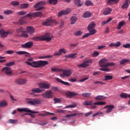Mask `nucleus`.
Listing matches in <instances>:
<instances>
[{
    "instance_id": "obj_15",
    "label": "nucleus",
    "mask_w": 130,
    "mask_h": 130,
    "mask_svg": "<svg viewBox=\"0 0 130 130\" xmlns=\"http://www.w3.org/2000/svg\"><path fill=\"white\" fill-rule=\"evenodd\" d=\"M106 108H107V110L106 111L105 113H110V112H112L114 109V105H107L104 107L105 109H106Z\"/></svg>"
},
{
    "instance_id": "obj_31",
    "label": "nucleus",
    "mask_w": 130,
    "mask_h": 130,
    "mask_svg": "<svg viewBox=\"0 0 130 130\" xmlns=\"http://www.w3.org/2000/svg\"><path fill=\"white\" fill-rule=\"evenodd\" d=\"M94 99L98 101L105 100V99H106V96H104L103 95H98L94 98Z\"/></svg>"
},
{
    "instance_id": "obj_14",
    "label": "nucleus",
    "mask_w": 130,
    "mask_h": 130,
    "mask_svg": "<svg viewBox=\"0 0 130 130\" xmlns=\"http://www.w3.org/2000/svg\"><path fill=\"white\" fill-rule=\"evenodd\" d=\"M71 9L70 8H67L65 10H62L58 13V17H61L63 15H69L70 13H71Z\"/></svg>"
},
{
    "instance_id": "obj_37",
    "label": "nucleus",
    "mask_w": 130,
    "mask_h": 130,
    "mask_svg": "<svg viewBox=\"0 0 130 130\" xmlns=\"http://www.w3.org/2000/svg\"><path fill=\"white\" fill-rule=\"evenodd\" d=\"M20 9H28L29 8L28 4H21L19 5Z\"/></svg>"
},
{
    "instance_id": "obj_19",
    "label": "nucleus",
    "mask_w": 130,
    "mask_h": 130,
    "mask_svg": "<svg viewBox=\"0 0 130 130\" xmlns=\"http://www.w3.org/2000/svg\"><path fill=\"white\" fill-rule=\"evenodd\" d=\"M15 53L16 54H18V55H22L25 54L24 56H25V57H28L30 56V55H29L30 54L28 52H26L25 51H16L15 52Z\"/></svg>"
},
{
    "instance_id": "obj_55",
    "label": "nucleus",
    "mask_w": 130,
    "mask_h": 130,
    "mask_svg": "<svg viewBox=\"0 0 130 130\" xmlns=\"http://www.w3.org/2000/svg\"><path fill=\"white\" fill-rule=\"evenodd\" d=\"M90 35H92V34H91V32H89V33H86V34H85L84 36H83L82 37V38L83 39H84V38H88V37H89V36H90Z\"/></svg>"
},
{
    "instance_id": "obj_34",
    "label": "nucleus",
    "mask_w": 130,
    "mask_h": 130,
    "mask_svg": "<svg viewBox=\"0 0 130 130\" xmlns=\"http://www.w3.org/2000/svg\"><path fill=\"white\" fill-rule=\"evenodd\" d=\"M92 16V14L89 11H86L83 14V18H90Z\"/></svg>"
},
{
    "instance_id": "obj_64",
    "label": "nucleus",
    "mask_w": 130,
    "mask_h": 130,
    "mask_svg": "<svg viewBox=\"0 0 130 130\" xmlns=\"http://www.w3.org/2000/svg\"><path fill=\"white\" fill-rule=\"evenodd\" d=\"M124 48H130V43H126L123 45Z\"/></svg>"
},
{
    "instance_id": "obj_56",
    "label": "nucleus",
    "mask_w": 130,
    "mask_h": 130,
    "mask_svg": "<svg viewBox=\"0 0 130 130\" xmlns=\"http://www.w3.org/2000/svg\"><path fill=\"white\" fill-rule=\"evenodd\" d=\"M11 4L12 6H13V7H15V6H19V5H20V3L19 2L16 1H12Z\"/></svg>"
},
{
    "instance_id": "obj_30",
    "label": "nucleus",
    "mask_w": 130,
    "mask_h": 130,
    "mask_svg": "<svg viewBox=\"0 0 130 130\" xmlns=\"http://www.w3.org/2000/svg\"><path fill=\"white\" fill-rule=\"evenodd\" d=\"M66 95L67 97H69L70 98L73 97V96H77L78 95V93H76L75 92H71V91H68L66 93Z\"/></svg>"
},
{
    "instance_id": "obj_44",
    "label": "nucleus",
    "mask_w": 130,
    "mask_h": 130,
    "mask_svg": "<svg viewBox=\"0 0 130 130\" xmlns=\"http://www.w3.org/2000/svg\"><path fill=\"white\" fill-rule=\"evenodd\" d=\"M120 97H121V98H123L124 99H126V98H127V97H128V95H127V94L124 93V92H122L121 93L120 95Z\"/></svg>"
},
{
    "instance_id": "obj_1",
    "label": "nucleus",
    "mask_w": 130,
    "mask_h": 130,
    "mask_svg": "<svg viewBox=\"0 0 130 130\" xmlns=\"http://www.w3.org/2000/svg\"><path fill=\"white\" fill-rule=\"evenodd\" d=\"M28 61H25V63L28 64V66H30L31 68H35L37 69L38 68H43L46 66L48 64V61L45 60H39V61H34V59L33 58H29L27 59ZM29 61H32V62Z\"/></svg>"
},
{
    "instance_id": "obj_35",
    "label": "nucleus",
    "mask_w": 130,
    "mask_h": 130,
    "mask_svg": "<svg viewBox=\"0 0 130 130\" xmlns=\"http://www.w3.org/2000/svg\"><path fill=\"white\" fill-rule=\"evenodd\" d=\"M119 0H107V4L109 5H111L112 3H115V4H118Z\"/></svg>"
},
{
    "instance_id": "obj_17",
    "label": "nucleus",
    "mask_w": 130,
    "mask_h": 130,
    "mask_svg": "<svg viewBox=\"0 0 130 130\" xmlns=\"http://www.w3.org/2000/svg\"><path fill=\"white\" fill-rule=\"evenodd\" d=\"M31 92L29 93V95H34V93H42L43 92V90L39 88H34L31 90Z\"/></svg>"
},
{
    "instance_id": "obj_48",
    "label": "nucleus",
    "mask_w": 130,
    "mask_h": 130,
    "mask_svg": "<svg viewBox=\"0 0 130 130\" xmlns=\"http://www.w3.org/2000/svg\"><path fill=\"white\" fill-rule=\"evenodd\" d=\"M57 2H58V0H49L50 5H54V6L57 4Z\"/></svg>"
},
{
    "instance_id": "obj_63",
    "label": "nucleus",
    "mask_w": 130,
    "mask_h": 130,
    "mask_svg": "<svg viewBox=\"0 0 130 130\" xmlns=\"http://www.w3.org/2000/svg\"><path fill=\"white\" fill-rule=\"evenodd\" d=\"M100 53L98 51H94L93 52V54H92L93 57H97V56H98V55H99Z\"/></svg>"
},
{
    "instance_id": "obj_46",
    "label": "nucleus",
    "mask_w": 130,
    "mask_h": 130,
    "mask_svg": "<svg viewBox=\"0 0 130 130\" xmlns=\"http://www.w3.org/2000/svg\"><path fill=\"white\" fill-rule=\"evenodd\" d=\"M126 62H129V60L127 59H123L120 62V64H124V63H126Z\"/></svg>"
},
{
    "instance_id": "obj_43",
    "label": "nucleus",
    "mask_w": 130,
    "mask_h": 130,
    "mask_svg": "<svg viewBox=\"0 0 130 130\" xmlns=\"http://www.w3.org/2000/svg\"><path fill=\"white\" fill-rule=\"evenodd\" d=\"M113 79V76L111 75H106L105 76L104 81H109V80H112Z\"/></svg>"
},
{
    "instance_id": "obj_60",
    "label": "nucleus",
    "mask_w": 130,
    "mask_h": 130,
    "mask_svg": "<svg viewBox=\"0 0 130 130\" xmlns=\"http://www.w3.org/2000/svg\"><path fill=\"white\" fill-rule=\"evenodd\" d=\"M24 28H23V27H19V28L16 29V32L17 33H20V32H22L24 30Z\"/></svg>"
},
{
    "instance_id": "obj_62",
    "label": "nucleus",
    "mask_w": 130,
    "mask_h": 130,
    "mask_svg": "<svg viewBox=\"0 0 130 130\" xmlns=\"http://www.w3.org/2000/svg\"><path fill=\"white\" fill-rule=\"evenodd\" d=\"M9 122L10 123H16L18 122V120L9 119Z\"/></svg>"
},
{
    "instance_id": "obj_23",
    "label": "nucleus",
    "mask_w": 130,
    "mask_h": 130,
    "mask_svg": "<svg viewBox=\"0 0 130 130\" xmlns=\"http://www.w3.org/2000/svg\"><path fill=\"white\" fill-rule=\"evenodd\" d=\"M112 12V9L110 8H106L104 9L103 14L105 16H107V15H110V14Z\"/></svg>"
},
{
    "instance_id": "obj_6",
    "label": "nucleus",
    "mask_w": 130,
    "mask_h": 130,
    "mask_svg": "<svg viewBox=\"0 0 130 130\" xmlns=\"http://www.w3.org/2000/svg\"><path fill=\"white\" fill-rule=\"evenodd\" d=\"M95 27H96V24L94 22H91L87 26V30L91 35H95L97 32V30L94 28Z\"/></svg>"
},
{
    "instance_id": "obj_26",
    "label": "nucleus",
    "mask_w": 130,
    "mask_h": 130,
    "mask_svg": "<svg viewBox=\"0 0 130 130\" xmlns=\"http://www.w3.org/2000/svg\"><path fill=\"white\" fill-rule=\"evenodd\" d=\"M55 80L57 81V82H59V83L62 84V85H64L65 86H71V84H70L69 82L63 81L58 78H56Z\"/></svg>"
},
{
    "instance_id": "obj_5",
    "label": "nucleus",
    "mask_w": 130,
    "mask_h": 130,
    "mask_svg": "<svg viewBox=\"0 0 130 130\" xmlns=\"http://www.w3.org/2000/svg\"><path fill=\"white\" fill-rule=\"evenodd\" d=\"M45 5H46V3L45 1H41L35 5L34 8L36 9L35 11H42V10L45 9L44 7Z\"/></svg>"
},
{
    "instance_id": "obj_9",
    "label": "nucleus",
    "mask_w": 130,
    "mask_h": 130,
    "mask_svg": "<svg viewBox=\"0 0 130 130\" xmlns=\"http://www.w3.org/2000/svg\"><path fill=\"white\" fill-rule=\"evenodd\" d=\"M62 73H61L59 76L61 78H65V77H71L72 76V71L71 70H64L62 71Z\"/></svg>"
},
{
    "instance_id": "obj_12",
    "label": "nucleus",
    "mask_w": 130,
    "mask_h": 130,
    "mask_svg": "<svg viewBox=\"0 0 130 130\" xmlns=\"http://www.w3.org/2000/svg\"><path fill=\"white\" fill-rule=\"evenodd\" d=\"M17 110L19 112H29L30 113H34V114H35L36 113H38L39 112L34 111H31L28 108H18Z\"/></svg>"
},
{
    "instance_id": "obj_54",
    "label": "nucleus",
    "mask_w": 130,
    "mask_h": 130,
    "mask_svg": "<svg viewBox=\"0 0 130 130\" xmlns=\"http://www.w3.org/2000/svg\"><path fill=\"white\" fill-rule=\"evenodd\" d=\"M15 64V61H11L8 63H7L5 66L6 67H12Z\"/></svg>"
},
{
    "instance_id": "obj_3",
    "label": "nucleus",
    "mask_w": 130,
    "mask_h": 130,
    "mask_svg": "<svg viewBox=\"0 0 130 130\" xmlns=\"http://www.w3.org/2000/svg\"><path fill=\"white\" fill-rule=\"evenodd\" d=\"M26 104L27 105H40L41 104V99H30L26 98L25 99Z\"/></svg>"
},
{
    "instance_id": "obj_27",
    "label": "nucleus",
    "mask_w": 130,
    "mask_h": 130,
    "mask_svg": "<svg viewBox=\"0 0 130 130\" xmlns=\"http://www.w3.org/2000/svg\"><path fill=\"white\" fill-rule=\"evenodd\" d=\"M43 26H51V19L48 18L42 23Z\"/></svg>"
},
{
    "instance_id": "obj_61",
    "label": "nucleus",
    "mask_w": 130,
    "mask_h": 130,
    "mask_svg": "<svg viewBox=\"0 0 130 130\" xmlns=\"http://www.w3.org/2000/svg\"><path fill=\"white\" fill-rule=\"evenodd\" d=\"M16 51H14L13 50H8L6 52L7 54H13V53H16Z\"/></svg>"
},
{
    "instance_id": "obj_28",
    "label": "nucleus",
    "mask_w": 130,
    "mask_h": 130,
    "mask_svg": "<svg viewBox=\"0 0 130 130\" xmlns=\"http://www.w3.org/2000/svg\"><path fill=\"white\" fill-rule=\"evenodd\" d=\"M77 53H73V54H69V55H66L64 56V57H66L67 58H72V59H74L77 57Z\"/></svg>"
},
{
    "instance_id": "obj_32",
    "label": "nucleus",
    "mask_w": 130,
    "mask_h": 130,
    "mask_svg": "<svg viewBox=\"0 0 130 130\" xmlns=\"http://www.w3.org/2000/svg\"><path fill=\"white\" fill-rule=\"evenodd\" d=\"M92 93L90 92H84L82 93V97H84V98H89V97L91 96Z\"/></svg>"
},
{
    "instance_id": "obj_53",
    "label": "nucleus",
    "mask_w": 130,
    "mask_h": 130,
    "mask_svg": "<svg viewBox=\"0 0 130 130\" xmlns=\"http://www.w3.org/2000/svg\"><path fill=\"white\" fill-rule=\"evenodd\" d=\"M75 107H77V104L69 105L68 106H67L65 108H75Z\"/></svg>"
},
{
    "instance_id": "obj_4",
    "label": "nucleus",
    "mask_w": 130,
    "mask_h": 130,
    "mask_svg": "<svg viewBox=\"0 0 130 130\" xmlns=\"http://www.w3.org/2000/svg\"><path fill=\"white\" fill-rule=\"evenodd\" d=\"M108 59L106 58H103L100 60V66L101 68H108V67H112L115 66L114 62H108Z\"/></svg>"
},
{
    "instance_id": "obj_38",
    "label": "nucleus",
    "mask_w": 130,
    "mask_h": 130,
    "mask_svg": "<svg viewBox=\"0 0 130 130\" xmlns=\"http://www.w3.org/2000/svg\"><path fill=\"white\" fill-rule=\"evenodd\" d=\"M124 24H125V21H122L120 22L117 26V29H118V30L121 29V27H122V26H124Z\"/></svg>"
},
{
    "instance_id": "obj_13",
    "label": "nucleus",
    "mask_w": 130,
    "mask_h": 130,
    "mask_svg": "<svg viewBox=\"0 0 130 130\" xmlns=\"http://www.w3.org/2000/svg\"><path fill=\"white\" fill-rule=\"evenodd\" d=\"M27 82H28V80H27L26 79L19 78L15 80V83L17 85H24V84H26Z\"/></svg>"
},
{
    "instance_id": "obj_47",
    "label": "nucleus",
    "mask_w": 130,
    "mask_h": 130,
    "mask_svg": "<svg viewBox=\"0 0 130 130\" xmlns=\"http://www.w3.org/2000/svg\"><path fill=\"white\" fill-rule=\"evenodd\" d=\"M93 104V101H85L83 103V105H92Z\"/></svg>"
},
{
    "instance_id": "obj_40",
    "label": "nucleus",
    "mask_w": 130,
    "mask_h": 130,
    "mask_svg": "<svg viewBox=\"0 0 130 130\" xmlns=\"http://www.w3.org/2000/svg\"><path fill=\"white\" fill-rule=\"evenodd\" d=\"M71 25H74L77 22V17L76 16H72L71 18Z\"/></svg>"
},
{
    "instance_id": "obj_29",
    "label": "nucleus",
    "mask_w": 130,
    "mask_h": 130,
    "mask_svg": "<svg viewBox=\"0 0 130 130\" xmlns=\"http://www.w3.org/2000/svg\"><path fill=\"white\" fill-rule=\"evenodd\" d=\"M42 112L43 114H39V116H48V115H54V113H51L46 111H43Z\"/></svg>"
},
{
    "instance_id": "obj_49",
    "label": "nucleus",
    "mask_w": 130,
    "mask_h": 130,
    "mask_svg": "<svg viewBox=\"0 0 130 130\" xmlns=\"http://www.w3.org/2000/svg\"><path fill=\"white\" fill-rule=\"evenodd\" d=\"M14 13V11L11 10H8L5 11H4L3 13L5 15H10V14H13Z\"/></svg>"
},
{
    "instance_id": "obj_57",
    "label": "nucleus",
    "mask_w": 130,
    "mask_h": 130,
    "mask_svg": "<svg viewBox=\"0 0 130 130\" xmlns=\"http://www.w3.org/2000/svg\"><path fill=\"white\" fill-rule=\"evenodd\" d=\"M54 104H56V103H61V100H60V99H57L56 98H55L54 99Z\"/></svg>"
},
{
    "instance_id": "obj_11",
    "label": "nucleus",
    "mask_w": 130,
    "mask_h": 130,
    "mask_svg": "<svg viewBox=\"0 0 130 130\" xmlns=\"http://www.w3.org/2000/svg\"><path fill=\"white\" fill-rule=\"evenodd\" d=\"M33 42L29 41L21 45V48H25V49H28L31 48L33 46Z\"/></svg>"
},
{
    "instance_id": "obj_52",
    "label": "nucleus",
    "mask_w": 130,
    "mask_h": 130,
    "mask_svg": "<svg viewBox=\"0 0 130 130\" xmlns=\"http://www.w3.org/2000/svg\"><path fill=\"white\" fill-rule=\"evenodd\" d=\"M94 84H95V85H106V83L102 81H94Z\"/></svg>"
},
{
    "instance_id": "obj_10",
    "label": "nucleus",
    "mask_w": 130,
    "mask_h": 130,
    "mask_svg": "<svg viewBox=\"0 0 130 130\" xmlns=\"http://www.w3.org/2000/svg\"><path fill=\"white\" fill-rule=\"evenodd\" d=\"M43 98L51 99L53 97V92L51 90H47L45 93L42 94Z\"/></svg>"
},
{
    "instance_id": "obj_21",
    "label": "nucleus",
    "mask_w": 130,
    "mask_h": 130,
    "mask_svg": "<svg viewBox=\"0 0 130 130\" xmlns=\"http://www.w3.org/2000/svg\"><path fill=\"white\" fill-rule=\"evenodd\" d=\"M10 34L9 31H5L4 29L0 30V35L2 38H6Z\"/></svg>"
},
{
    "instance_id": "obj_36",
    "label": "nucleus",
    "mask_w": 130,
    "mask_h": 130,
    "mask_svg": "<svg viewBox=\"0 0 130 130\" xmlns=\"http://www.w3.org/2000/svg\"><path fill=\"white\" fill-rule=\"evenodd\" d=\"M81 114H83V113H74V114H69V115H67L66 116V117H73L74 116H76V115H81Z\"/></svg>"
},
{
    "instance_id": "obj_58",
    "label": "nucleus",
    "mask_w": 130,
    "mask_h": 130,
    "mask_svg": "<svg viewBox=\"0 0 130 130\" xmlns=\"http://www.w3.org/2000/svg\"><path fill=\"white\" fill-rule=\"evenodd\" d=\"M81 34H83V32L81 30H78L74 33L75 36H80Z\"/></svg>"
},
{
    "instance_id": "obj_20",
    "label": "nucleus",
    "mask_w": 130,
    "mask_h": 130,
    "mask_svg": "<svg viewBox=\"0 0 130 130\" xmlns=\"http://www.w3.org/2000/svg\"><path fill=\"white\" fill-rule=\"evenodd\" d=\"M2 72H4L6 75H11L12 74V69L10 67H4L2 69Z\"/></svg>"
},
{
    "instance_id": "obj_8",
    "label": "nucleus",
    "mask_w": 130,
    "mask_h": 130,
    "mask_svg": "<svg viewBox=\"0 0 130 130\" xmlns=\"http://www.w3.org/2000/svg\"><path fill=\"white\" fill-rule=\"evenodd\" d=\"M43 15V13H42V12H37L35 13H28L26 15V17H28L29 18H31V17H33L34 18L39 17V18H41Z\"/></svg>"
},
{
    "instance_id": "obj_18",
    "label": "nucleus",
    "mask_w": 130,
    "mask_h": 130,
    "mask_svg": "<svg viewBox=\"0 0 130 130\" xmlns=\"http://www.w3.org/2000/svg\"><path fill=\"white\" fill-rule=\"evenodd\" d=\"M105 104H106V103L104 102H96L93 103L91 106V108H92V109H95V108L97 107L96 105H105Z\"/></svg>"
},
{
    "instance_id": "obj_25",
    "label": "nucleus",
    "mask_w": 130,
    "mask_h": 130,
    "mask_svg": "<svg viewBox=\"0 0 130 130\" xmlns=\"http://www.w3.org/2000/svg\"><path fill=\"white\" fill-rule=\"evenodd\" d=\"M121 45V42L118 41L117 43H111L109 44V47H119Z\"/></svg>"
},
{
    "instance_id": "obj_7",
    "label": "nucleus",
    "mask_w": 130,
    "mask_h": 130,
    "mask_svg": "<svg viewBox=\"0 0 130 130\" xmlns=\"http://www.w3.org/2000/svg\"><path fill=\"white\" fill-rule=\"evenodd\" d=\"M92 62L93 59H89L84 61L82 63L80 64H78L77 67L79 68H82L83 69H85V68H87V67H89V63H92Z\"/></svg>"
},
{
    "instance_id": "obj_22",
    "label": "nucleus",
    "mask_w": 130,
    "mask_h": 130,
    "mask_svg": "<svg viewBox=\"0 0 130 130\" xmlns=\"http://www.w3.org/2000/svg\"><path fill=\"white\" fill-rule=\"evenodd\" d=\"M62 53H63V54H66V53H67V51H66L64 48H61L59 49V52L54 53V54L55 56H58L59 55H61Z\"/></svg>"
},
{
    "instance_id": "obj_42",
    "label": "nucleus",
    "mask_w": 130,
    "mask_h": 130,
    "mask_svg": "<svg viewBox=\"0 0 130 130\" xmlns=\"http://www.w3.org/2000/svg\"><path fill=\"white\" fill-rule=\"evenodd\" d=\"M26 23L25 22V20L24 17H22L21 19H20L18 22H17L18 25H23V24Z\"/></svg>"
},
{
    "instance_id": "obj_50",
    "label": "nucleus",
    "mask_w": 130,
    "mask_h": 130,
    "mask_svg": "<svg viewBox=\"0 0 130 130\" xmlns=\"http://www.w3.org/2000/svg\"><path fill=\"white\" fill-rule=\"evenodd\" d=\"M100 71H102V72H110V69L107 68V67H103L100 69Z\"/></svg>"
},
{
    "instance_id": "obj_59",
    "label": "nucleus",
    "mask_w": 130,
    "mask_h": 130,
    "mask_svg": "<svg viewBox=\"0 0 130 130\" xmlns=\"http://www.w3.org/2000/svg\"><path fill=\"white\" fill-rule=\"evenodd\" d=\"M27 14V12L25 11H20L18 12L17 14L19 16H24V15H26Z\"/></svg>"
},
{
    "instance_id": "obj_41",
    "label": "nucleus",
    "mask_w": 130,
    "mask_h": 130,
    "mask_svg": "<svg viewBox=\"0 0 130 130\" xmlns=\"http://www.w3.org/2000/svg\"><path fill=\"white\" fill-rule=\"evenodd\" d=\"M85 6H86V7H89L90 6H94V4H93V3H92V2L87 0L85 2Z\"/></svg>"
},
{
    "instance_id": "obj_24",
    "label": "nucleus",
    "mask_w": 130,
    "mask_h": 130,
    "mask_svg": "<svg viewBox=\"0 0 130 130\" xmlns=\"http://www.w3.org/2000/svg\"><path fill=\"white\" fill-rule=\"evenodd\" d=\"M39 87L42 89H49L50 88V84L47 83H41L39 84Z\"/></svg>"
},
{
    "instance_id": "obj_33",
    "label": "nucleus",
    "mask_w": 130,
    "mask_h": 130,
    "mask_svg": "<svg viewBox=\"0 0 130 130\" xmlns=\"http://www.w3.org/2000/svg\"><path fill=\"white\" fill-rule=\"evenodd\" d=\"M75 5H77V7H80L83 6V3L81 2V0H74Z\"/></svg>"
},
{
    "instance_id": "obj_16",
    "label": "nucleus",
    "mask_w": 130,
    "mask_h": 130,
    "mask_svg": "<svg viewBox=\"0 0 130 130\" xmlns=\"http://www.w3.org/2000/svg\"><path fill=\"white\" fill-rule=\"evenodd\" d=\"M27 33H29L30 35H33L35 33V29L32 26H27L26 28Z\"/></svg>"
},
{
    "instance_id": "obj_51",
    "label": "nucleus",
    "mask_w": 130,
    "mask_h": 130,
    "mask_svg": "<svg viewBox=\"0 0 130 130\" xmlns=\"http://www.w3.org/2000/svg\"><path fill=\"white\" fill-rule=\"evenodd\" d=\"M21 35L23 36V37H24V38H28L29 36L28 34H27V31L24 30L22 31Z\"/></svg>"
},
{
    "instance_id": "obj_39",
    "label": "nucleus",
    "mask_w": 130,
    "mask_h": 130,
    "mask_svg": "<svg viewBox=\"0 0 130 130\" xmlns=\"http://www.w3.org/2000/svg\"><path fill=\"white\" fill-rule=\"evenodd\" d=\"M128 8V0H125L122 6V9H127Z\"/></svg>"
},
{
    "instance_id": "obj_2",
    "label": "nucleus",
    "mask_w": 130,
    "mask_h": 130,
    "mask_svg": "<svg viewBox=\"0 0 130 130\" xmlns=\"http://www.w3.org/2000/svg\"><path fill=\"white\" fill-rule=\"evenodd\" d=\"M52 36L50 33L47 32L42 36L34 37L31 38V40L34 41H47L49 42L52 39Z\"/></svg>"
},
{
    "instance_id": "obj_45",
    "label": "nucleus",
    "mask_w": 130,
    "mask_h": 130,
    "mask_svg": "<svg viewBox=\"0 0 130 130\" xmlns=\"http://www.w3.org/2000/svg\"><path fill=\"white\" fill-rule=\"evenodd\" d=\"M8 105V103L5 101L0 102V107H5Z\"/></svg>"
}]
</instances>
